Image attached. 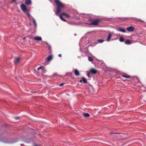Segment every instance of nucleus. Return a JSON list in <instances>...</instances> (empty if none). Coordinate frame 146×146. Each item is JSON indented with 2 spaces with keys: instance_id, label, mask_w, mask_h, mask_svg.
I'll return each instance as SVG.
<instances>
[{
  "instance_id": "4",
  "label": "nucleus",
  "mask_w": 146,
  "mask_h": 146,
  "mask_svg": "<svg viewBox=\"0 0 146 146\" xmlns=\"http://www.w3.org/2000/svg\"><path fill=\"white\" fill-rule=\"evenodd\" d=\"M135 29V27L132 26L127 27L126 29V30L129 32H133Z\"/></svg>"
},
{
  "instance_id": "31",
  "label": "nucleus",
  "mask_w": 146,
  "mask_h": 146,
  "mask_svg": "<svg viewBox=\"0 0 146 146\" xmlns=\"http://www.w3.org/2000/svg\"><path fill=\"white\" fill-rule=\"evenodd\" d=\"M82 80H80L79 82H82Z\"/></svg>"
},
{
  "instance_id": "19",
  "label": "nucleus",
  "mask_w": 146,
  "mask_h": 146,
  "mask_svg": "<svg viewBox=\"0 0 146 146\" xmlns=\"http://www.w3.org/2000/svg\"><path fill=\"white\" fill-rule=\"evenodd\" d=\"M124 38H123V37L121 36L120 37L119 39V40L121 42H123L124 41Z\"/></svg>"
},
{
  "instance_id": "12",
  "label": "nucleus",
  "mask_w": 146,
  "mask_h": 146,
  "mask_svg": "<svg viewBox=\"0 0 146 146\" xmlns=\"http://www.w3.org/2000/svg\"><path fill=\"white\" fill-rule=\"evenodd\" d=\"M52 58V55H50L48 58H47L46 60L48 61H51Z\"/></svg>"
},
{
  "instance_id": "8",
  "label": "nucleus",
  "mask_w": 146,
  "mask_h": 146,
  "mask_svg": "<svg viewBox=\"0 0 146 146\" xmlns=\"http://www.w3.org/2000/svg\"><path fill=\"white\" fill-rule=\"evenodd\" d=\"M74 74L76 76H79L80 75L79 71L76 69L74 70Z\"/></svg>"
},
{
  "instance_id": "13",
  "label": "nucleus",
  "mask_w": 146,
  "mask_h": 146,
  "mask_svg": "<svg viewBox=\"0 0 146 146\" xmlns=\"http://www.w3.org/2000/svg\"><path fill=\"white\" fill-rule=\"evenodd\" d=\"M134 20L137 21V22H143L144 21L142 20H141L139 19H137L136 18H134Z\"/></svg>"
},
{
  "instance_id": "3",
  "label": "nucleus",
  "mask_w": 146,
  "mask_h": 146,
  "mask_svg": "<svg viewBox=\"0 0 146 146\" xmlns=\"http://www.w3.org/2000/svg\"><path fill=\"white\" fill-rule=\"evenodd\" d=\"M91 23L90 24V25H99L100 22V20L96 19L94 20L91 21Z\"/></svg>"
},
{
  "instance_id": "15",
  "label": "nucleus",
  "mask_w": 146,
  "mask_h": 146,
  "mask_svg": "<svg viewBox=\"0 0 146 146\" xmlns=\"http://www.w3.org/2000/svg\"><path fill=\"white\" fill-rule=\"evenodd\" d=\"M122 76L123 77L125 78H129L131 77L130 76L126 74L123 75Z\"/></svg>"
},
{
  "instance_id": "6",
  "label": "nucleus",
  "mask_w": 146,
  "mask_h": 146,
  "mask_svg": "<svg viewBox=\"0 0 146 146\" xmlns=\"http://www.w3.org/2000/svg\"><path fill=\"white\" fill-rule=\"evenodd\" d=\"M90 72L94 74H96L97 73V70L96 69L94 68H92L90 70Z\"/></svg>"
},
{
  "instance_id": "20",
  "label": "nucleus",
  "mask_w": 146,
  "mask_h": 146,
  "mask_svg": "<svg viewBox=\"0 0 146 146\" xmlns=\"http://www.w3.org/2000/svg\"><path fill=\"white\" fill-rule=\"evenodd\" d=\"M88 59L89 61H93V58L92 57L89 56L88 57Z\"/></svg>"
},
{
  "instance_id": "27",
  "label": "nucleus",
  "mask_w": 146,
  "mask_h": 146,
  "mask_svg": "<svg viewBox=\"0 0 146 146\" xmlns=\"http://www.w3.org/2000/svg\"><path fill=\"white\" fill-rule=\"evenodd\" d=\"M58 56L59 57H61L62 56V55L61 54H59L58 55Z\"/></svg>"
},
{
  "instance_id": "11",
  "label": "nucleus",
  "mask_w": 146,
  "mask_h": 146,
  "mask_svg": "<svg viewBox=\"0 0 146 146\" xmlns=\"http://www.w3.org/2000/svg\"><path fill=\"white\" fill-rule=\"evenodd\" d=\"M112 37V35L110 33L109 34L108 36V37L106 39V40L107 41H109Z\"/></svg>"
},
{
  "instance_id": "21",
  "label": "nucleus",
  "mask_w": 146,
  "mask_h": 146,
  "mask_svg": "<svg viewBox=\"0 0 146 146\" xmlns=\"http://www.w3.org/2000/svg\"><path fill=\"white\" fill-rule=\"evenodd\" d=\"M25 13H27V15L29 17L31 16L30 14L28 13V11L25 12Z\"/></svg>"
},
{
  "instance_id": "2",
  "label": "nucleus",
  "mask_w": 146,
  "mask_h": 146,
  "mask_svg": "<svg viewBox=\"0 0 146 146\" xmlns=\"http://www.w3.org/2000/svg\"><path fill=\"white\" fill-rule=\"evenodd\" d=\"M62 15L64 16L66 18L68 19L70 17V16L69 15L64 13H62L60 16V18L62 21L65 22H66V21L65 19L63 18Z\"/></svg>"
},
{
  "instance_id": "5",
  "label": "nucleus",
  "mask_w": 146,
  "mask_h": 146,
  "mask_svg": "<svg viewBox=\"0 0 146 146\" xmlns=\"http://www.w3.org/2000/svg\"><path fill=\"white\" fill-rule=\"evenodd\" d=\"M21 8L23 11H25L26 12L28 11V10L26 7V6L24 4H22L21 5Z\"/></svg>"
},
{
  "instance_id": "24",
  "label": "nucleus",
  "mask_w": 146,
  "mask_h": 146,
  "mask_svg": "<svg viewBox=\"0 0 146 146\" xmlns=\"http://www.w3.org/2000/svg\"><path fill=\"white\" fill-rule=\"evenodd\" d=\"M117 134V133H110V135H115V134Z\"/></svg>"
},
{
  "instance_id": "26",
  "label": "nucleus",
  "mask_w": 146,
  "mask_h": 146,
  "mask_svg": "<svg viewBox=\"0 0 146 146\" xmlns=\"http://www.w3.org/2000/svg\"><path fill=\"white\" fill-rule=\"evenodd\" d=\"M64 84V83H62V84H60L59 85V86H63V84Z\"/></svg>"
},
{
  "instance_id": "16",
  "label": "nucleus",
  "mask_w": 146,
  "mask_h": 146,
  "mask_svg": "<svg viewBox=\"0 0 146 146\" xmlns=\"http://www.w3.org/2000/svg\"><path fill=\"white\" fill-rule=\"evenodd\" d=\"M125 43L127 44H131V41L129 40H127L125 42Z\"/></svg>"
},
{
  "instance_id": "10",
  "label": "nucleus",
  "mask_w": 146,
  "mask_h": 146,
  "mask_svg": "<svg viewBox=\"0 0 146 146\" xmlns=\"http://www.w3.org/2000/svg\"><path fill=\"white\" fill-rule=\"evenodd\" d=\"M15 60L14 62L15 64H17L19 62L20 60V58H15Z\"/></svg>"
},
{
  "instance_id": "7",
  "label": "nucleus",
  "mask_w": 146,
  "mask_h": 146,
  "mask_svg": "<svg viewBox=\"0 0 146 146\" xmlns=\"http://www.w3.org/2000/svg\"><path fill=\"white\" fill-rule=\"evenodd\" d=\"M116 30L118 31L121 32L123 33H125L126 32L125 30L123 28H118L116 29Z\"/></svg>"
},
{
  "instance_id": "22",
  "label": "nucleus",
  "mask_w": 146,
  "mask_h": 146,
  "mask_svg": "<svg viewBox=\"0 0 146 146\" xmlns=\"http://www.w3.org/2000/svg\"><path fill=\"white\" fill-rule=\"evenodd\" d=\"M43 66H40V67H38V69H37V70L38 71H39L40 70V69H41L42 68H43Z\"/></svg>"
},
{
  "instance_id": "32",
  "label": "nucleus",
  "mask_w": 146,
  "mask_h": 146,
  "mask_svg": "<svg viewBox=\"0 0 146 146\" xmlns=\"http://www.w3.org/2000/svg\"><path fill=\"white\" fill-rule=\"evenodd\" d=\"M35 146H39L37 145H35Z\"/></svg>"
},
{
  "instance_id": "18",
  "label": "nucleus",
  "mask_w": 146,
  "mask_h": 146,
  "mask_svg": "<svg viewBox=\"0 0 146 146\" xmlns=\"http://www.w3.org/2000/svg\"><path fill=\"white\" fill-rule=\"evenodd\" d=\"M83 115L86 117H88L90 116V114L87 113H83Z\"/></svg>"
},
{
  "instance_id": "29",
  "label": "nucleus",
  "mask_w": 146,
  "mask_h": 146,
  "mask_svg": "<svg viewBox=\"0 0 146 146\" xmlns=\"http://www.w3.org/2000/svg\"><path fill=\"white\" fill-rule=\"evenodd\" d=\"M89 73H88L87 74V76L88 77H90V76H89Z\"/></svg>"
},
{
  "instance_id": "14",
  "label": "nucleus",
  "mask_w": 146,
  "mask_h": 146,
  "mask_svg": "<svg viewBox=\"0 0 146 146\" xmlns=\"http://www.w3.org/2000/svg\"><path fill=\"white\" fill-rule=\"evenodd\" d=\"M31 0H26L25 3L26 4L29 5L31 4Z\"/></svg>"
},
{
  "instance_id": "30",
  "label": "nucleus",
  "mask_w": 146,
  "mask_h": 146,
  "mask_svg": "<svg viewBox=\"0 0 146 146\" xmlns=\"http://www.w3.org/2000/svg\"><path fill=\"white\" fill-rule=\"evenodd\" d=\"M125 19H130L129 18H128V17H127V18H124Z\"/></svg>"
},
{
  "instance_id": "17",
  "label": "nucleus",
  "mask_w": 146,
  "mask_h": 146,
  "mask_svg": "<svg viewBox=\"0 0 146 146\" xmlns=\"http://www.w3.org/2000/svg\"><path fill=\"white\" fill-rule=\"evenodd\" d=\"M82 81H83L84 83H87V81L85 78L84 77H82Z\"/></svg>"
},
{
  "instance_id": "1",
  "label": "nucleus",
  "mask_w": 146,
  "mask_h": 146,
  "mask_svg": "<svg viewBox=\"0 0 146 146\" xmlns=\"http://www.w3.org/2000/svg\"><path fill=\"white\" fill-rule=\"evenodd\" d=\"M54 2L57 6V11L56 13V15H58L60 13L61 9L64 7L65 5L59 0H55Z\"/></svg>"
},
{
  "instance_id": "28",
  "label": "nucleus",
  "mask_w": 146,
  "mask_h": 146,
  "mask_svg": "<svg viewBox=\"0 0 146 146\" xmlns=\"http://www.w3.org/2000/svg\"><path fill=\"white\" fill-rule=\"evenodd\" d=\"M15 118L16 119H19V117H15Z\"/></svg>"
},
{
  "instance_id": "23",
  "label": "nucleus",
  "mask_w": 146,
  "mask_h": 146,
  "mask_svg": "<svg viewBox=\"0 0 146 146\" xmlns=\"http://www.w3.org/2000/svg\"><path fill=\"white\" fill-rule=\"evenodd\" d=\"M98 42L100 43H102V42H103L104 41V40H98Z\"/></svg>"
},
{
  "instance_id": "9",
  "label": "nucleus",
  "mask_w": 146,
  "mask_h": 146,
  "mask_svg": "<svg viewBox=\"0 0 146 146\" xmlns=\"http://www.w3.org/2000/svg\"><path fill=\"white\" fill-rule=\"evenodd\" d=\"M34 39L36 41H40L42 40V38L38 36L35 37L34 38Z\"/></svg>"
},
{
  "instance_id": "25",
  "label": "nucleus",
  "mask_w": 146,
  "mask_h": 146,
  "mask_svg": "<svg viewBox=\"0 0 146 146\" xmlns=\"http://www.w3.org/2000/svg\"><path fill=\"white\" fill-rule=\"evenodd\" d=\"M17 0H12V2L15 3L16 2Z\"/></svg>"
}]
</instances>
